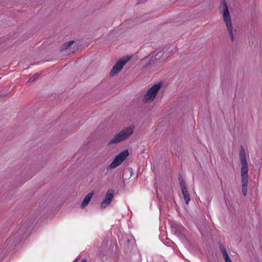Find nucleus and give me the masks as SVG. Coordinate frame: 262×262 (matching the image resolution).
I'll use <instances>...</instances> for the list:
<instances>
[{
	"instance_id": "nucleus-17",
	"label": "nucleus",
	"mask_w": 262,
	"mask_h": 262,
	"mask_svg": "<svg viewBox=\"0 0 262 262\" xmlns=\"http://www.w3.org/2000/svg\"><path fill=\"white\" fill-rule=\"evenodd\" d=\"M39 74L38 73H36L33 76H32V77L27 81V83H28L30 82L34 81L39 77Z\"/></svg>"
},
{
	"instance_id": "nucleus-10",
	"label": "nucleus",
	"mask_w": 262,
	"mask_h": 262,
	"mask_svg": "<svg viewBox=\"0 0 262 262\" xmlns=\"http://www.w3.org/2000/svg\"><path fill=\"white\" fill-rule=\"evenodd\" d=\"M181 189L182 193L183 195V198L185 201L186 204H188V203L190 200V195L188 193V191H187V190L186 189V186L181 187Z\"/></svg>"
},
{
	"instance_id": "nucleus-13",
	"label": "nucleus",
	"mask_w": 262,
	"mask_h": 262,
	"mask_svg": "<svg viewBox=\"0 0 262 262\" xmlns=\"http://www.w3.org/2000/svg\"><path fill=\"white\" fill-rule=\"evenodd\" d=\"M248 164L242 165L241 176L248 175Z\"/></svg>"
},
{
	"instance_id": "nucleus-16",
	"label": "nucleus",
	"mask_w": 262,
	"mask_h": 262,
	"mask_svg": "<svg viewBox=\"0 0 262 262\" xmlns=\"http://www.w3.org/2000/svg\"><path fill=\"white\" fill-rule=\"evenodd\" d=\"M222 254L225 262H232L231 260L228 256L227 252H224V253H223Z\"/></svg>"
},
{
	"instance_id": "nucleus-4",
	"label": "nucleus",
	"mask_w": 262,
	"mask_h": 262,
	"mask_svg": "<svg viewBox=\"0 0 262 262\" xmlns=\"http://www.w3.org/2000/svg\"><path fill=\"white\" fill-rule=\"evenodd\" d=\"M129 153L127 150H124L117 155L113 162L107 167V170L114 169L119 166L128 156Z\"/></svg>"
},
{
	"instance_id": "nucleus-18",
	"label": "nucleus",
	"mask_w": 262,
	"mask_h": 262,
	"mask_svg": "<svg viewBox=\"0 0 262 262\" xmlns=\"http://www.w3.org/2000/svg\"><path fill=\"white\" fill-rule=\"evenodd\" d=\"M219 247L222 253L227 252L226 248L221 242L219 243Z\"/></svg>"
},
{
	"instance_id": "nucleus-6",
	"label": "nucleus",
	"mask_w": 262,
	"mask_h": 262,
	"mask_svg": "<svg viewBox=\"0 0 262 262\" xmlns=\"http://www.w3.org/2000/svg\"><path fill=\"white\" fill-rule=\"evenodd\" d=\"M162 86V83H159L158 84L153 85L150 88L146 93L144 96V100L145 101H152L156 97L158 92L160 90Z\"/></svg>"
},
{
	"instance_id": "nucleus-8",
	"label": "nucleus",
	"mask_w": 262,
	"mask_h": 262,
	"mask_svg": "<svg viewBox=\"0 0 262 262\" xmlns=\"http://www.w3.org/2000/svg\"><path fill=\"white\" fill-rule=\"evenodd\" d=\"M248 182V175L241 176L242 189L244 196H246Z\"/></svg>"
},
{
	"instance_id": "nucleus-22",
	"label": "nucleus",
	"mask_w": 262,
	"mask_h": 262,
	"mask_svg": "<svg viewBox=\"0 0 262 262\" xmlns=\"http://www.w3.org/2000/svg\"><path fill=\"white\" fill-rule=\"evenodd\" d=\"M132 59L133 58H135V55H132Z\"/></svg>"
},
{
	"instance_id": "nucleus-7",
	"label": "nucleus",
	"mask_w": 262,
	"mask_h": 262,
	"mask_svg": "<svg viewBox=\"0 0 262 262\" xmlns=\"http://www.w3.org/2000/svg\"><path fill=\"white\" fill-rule=\"evenodd\" d=\"M114 192L113 190L110 189L107 191L104 199L101 204V209H105L111 204L114 198Z\"/></svg>"
},
{
	"instance_id": "nucleus-15",
	"label": "nucleus",
	"mask_w": 262,
	"mask_h": 262,
	"mask_svg": "<svg viewBox=\"0 0 262 262\" xmlns=\"http://www.w3.org/2000/svg\"><path fill=\"white\" fill-rule=\"evenodd\" d=\"M74 41H70L68 42L65 43L64 45H62V50H66L68 49L69 48H70L72 45Z\"/></svg>"
},
{
	"instance_id": "nucleus-19",
	"label": "nucleus",
	"mask_w": 262,
	"mask_h": 262,
	"mask_svg": "<svg viewBox=\"0 0 262 262\" xmlns=\"http://www.w3.org/2000/svg\"><path fill=\"white\" fill-rule=\"evenodd\" d=\"M26 229H23L21 230H19L17 231V233L18 234V236L20 235L21 236V235L26 232Z\"/></svg>"
},
{
	"instance_id": "nucleus-12",
	"label": "nucleus",
	"mask_w": 262,
	"mask_h": 262,
	"mask_svg": "<svg viewBox=\"0 0 262 262\" xmlns=\"http://www.w3.org/2000/svg\"><path fill=\"white\" fill-rule=\"evenodd\" d=\"M240 161L241 165L248 164L246 160L245 151L244 148H242L240 150Z\"/></svg>"
},
{
	"instance_id": "nucleus-1",
	"label": "nucleus",
	"mask_w": 262,
	"mask_h": 262,
	"mask_svg": "<svg viewBox=\"0 0 262 262\" xmlns=\"http://www.w3.org/2000/svg\"><path fill=\"white\" fill-rule=\"evenodd\" d=\"M164 52L163 50L154 51L151 54L146 57L143 61V68H147L150 65L159 66L166 59Z\"/></svg>"
},
{
	"instance_id": "nucleus-14",
	"label": "nucleus",
	"mask_w": 262,
	"mask_h": 262,
	"mask_svg": "<svg viewBox=\"0 0 262 262\" xmlns=\"http://www.w3.org/2000/svg\"><path fill=\"white\" fill-rule=\"evenodd\" d=\"M178 180L180 182V185L181 188L186 186L185 181L184 180V179L182 177V176L181 174H179Z\"/></svg>"
},
{
	"instance_id": "nucleus-20",
	"label": "nucleus",
	"mask_w": 262,
	"mask_h": 262,
	"mask_svg": "<svg viewBox=\"0 0 262 262\" xmlns=\"http://www.w3.org/2000/svg\"><path fill=\"white\" fill-rule=\"evenodd\" d=\"M81 262H86V260L85 259H83L82 260H81Z\"/></svg>"
},
{
	"instance_id": "nucleus-2",
	"label": "nucleus",
	"mask_w": 262,
	"mask_h": 262,
	"mask_svg": "<svg viewBox=\"0 0 262 262\" xmlns=\"http://www.w3.org/2000/svg\"><path fill=\"white\" fill-rule=\"evenodd\" d=\"M223 17L224 21L226 24L227 29L229 32V35L231 39L233 42L234 41V35L233 33V27L231 22V19L229 11L228 6L225 3V1L223 4Z\"/></svg>"
},
{
	"instance_id": "nucleus-3",
	"label": "nucleus",
	"mask_w": 262,
	"mask_h": 262,
	"mask_svg": "<svg viewBox=\"0 0 262 262\" xmlns=\"http://www.w3.org/2000/svg\"><path fill=\"white\" fill-rule=\"evenodd\" d=\"M131 59L130 56H124L119 59L113 67L110 74L112 77L117 75L123 69V66Z\"/></svg>"
},
{
	"instance_id": "nucleus-9",
	"label": "nucleus",
	"mask_w": 262,
	"mask_h": 262,
	"mask_svg": "<svg viewBox=\"0 0 262 262\" xmlns=\"http://www.w3.org/2000/svg\"><path fill=\"white\" fill-rule=\"evenodd\" d=\"M172 227L175 228V232L178 234L184 235L185 234L186 230L181 224L174 223L172 225Z\"/></svg>"
},
{
	"instance_id": "nucleus-11",
	"label": "nucleus",
	"mask_w": 262,
	"mask_h": 262,
	"mask_svg": "<svg viewBox=\"0 0 262 262\" xmlns=\"http://www.w3.org/2000/svg\"><path fill=\"white\" fill-rule=\"evenodd\" d=\"M93 194V192H91L89 193L85 196L83 202H82V203L81 204V208H85L88 205V204L90 202L91 199H92Z\"/></svg>"
},
{
	"instance_id": "nucleus-21",
	"label": "nucleus",
	"mask_w": 262,
	"mask_h": 262,
	"mask_svg": "<svg viewBox=\"0 0 262 262\" xmlns=\"http://www.w3.org/2000/svg\"><path fill=\"white\" fill-rule=\"evenodd\" d=\"M132 134L133 133V132H134V127L132 125Z\"/></svg>"
},
{
	"instance_id": "nucleus-5",
	"label": "nucleus",
	"mask_w": 262,
	"mask_h": 262,
	"mask_svg": "<svg viewBox=\"0 0 262 262\" xmlns=\"http://www.w3.org/2000/svg\"><path fill=\"white\" fill-rule=\"evenodd\" d=\"M131 135V128L128 127L123 129L116 135L108 142V144H115L121 142L126 139Z\"/></svg>"
}]
</instances>
